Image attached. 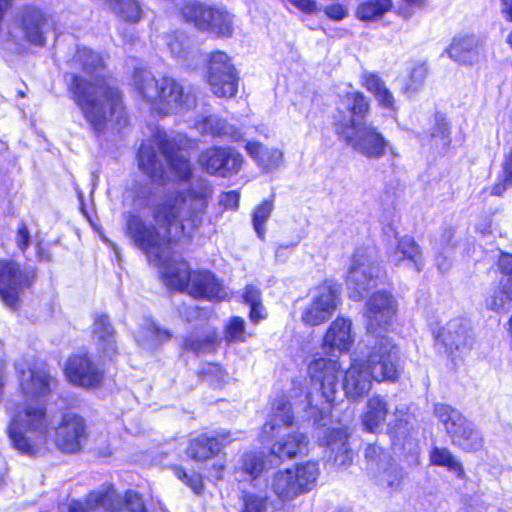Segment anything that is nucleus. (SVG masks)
<instances>
[{
	"label": "nucleus",
	"mask_w": 512,
	"mask_h": 512,
	"mask_svg": "<svg viewBox=\"0 0 512 512\" xmlns=\"http://www.w3.org/2000/svg\"><path fill=\"white\" fill-rule=\"evenodd\" d=\"M138 164L155 181L163 180L167 166L180 184L152 204V222L133 212L125 214L126 234L149 262L160 268L169 288L188 290L192 273L187 262L170 259V244L190 237L201 226L213 195L212 186L203 178L190 181L187 151L176 148L164 132H157L152 141L142 144Z\"/></svg>",
	"instance_id": "obj_1"
},
{
	"label": "nucleus",
	"mask_w": 512,
	"mask_h": 512,
	"mask_svg": "<svg viewBox=\"0 0 512 512\" xmlns=\"http://www.w3.org/2000/svg\"><path fill=\"white\" fill-rule=\"evenodd\" d=\"M70 91L94 131H103L112 121L125 122L120 92L100 74H96L93 81L74 76Z\"/></svg>",
	"instance_id": "obj_2"
},
{
	"label": "nucleus",
	"mask_w": 512,
	"mask_h": 512,
	"mask_svg": "<svg viewBox=\"0 0 512 512\" xmlns=\"http://www.w3.org/2000/svg\"><path fill=\"white\" fill-rule=\"evenodd\" d=\"M6 409L9 416L7 435L13 448L25 455L36 454L39 445L27 433L36 434L41 443L46 441L51 425L46 408L41 404L25 401L10 402Z\"/></svg>",
	"instance_id": "obj_3"
},
{
	"label": "nucleus",
	"mask_w": 512,
	"mask_h": 512,
	"mask_svg": "<svg viewBox=\"0 0 512 512\" xmlns=\"http://www.w3.org/2000/svg\"><path fill=\"white\" fill-rule=\"evenodd\" d=\"M133 81L142 99L160 114L183 113L196 105V96L174 78L157 80L148 70H136Z\"/></svg>",
	"instance_id": "obj_4"
},
{
	"label": "nucleus",
	"mask_w": 512,
	"mask_h": 512,
	"mask_svg": "<svg viewBox=\"0 0 512 512\" xmlns=\"http://www.w3.org/2000/svg\"><path fill=\"white\" fill-rule=\"evenodd\" d=\"M334 129L341 141L368 159H380L388 152L393 157H398L395 148L383 134L364 121L351 120L348 124L344 118L334 123Z\"/></svg>",
	"instance_id": "obj_5"
},
{
	"label": "nucleus",
	"mask_w": 512,
	"mask_h": 512,
	"mask_svg": "<svg viewBox=\"0 0 512 512\" xmlns=\"http://www.w3.org/2000/svg\"><path fill=\"white\" fill-rule=\"evenodd\" d=\"M312 389L307 395L311 416L317 420L316 412L322 417L328 413L335 401L339 386L340 365L337 361L318 358L308 366Z\"/></svg>",
	"instance_id": "obj_6"
},
{
	"label": "nucleus",
	"mask_w": 512,
	"mask_h": 512,
	"mask_svg": "<svg viewBox=\"0 0 512 512\" xmlns=\"http://www.w3.org/2000/svg\"><path fill=\"white\" fill-rule=\"evenodd\" d=\"M385 277V271L371 253L357 250L351 259L346 277L349 297L354 300L362 299L369 290L382 284Z\"/></svg>",
	"instance_id": "obj_7"
},
{
	"label": "nucleus",
	"mask_w": 512,
	"mask_h": 512,
	"mask_svg": "<svg viewBox=\"0 0 512 512\" xmlns=\"http://www.w3.org/2000/svg\"><path fill=\"white\" fill-rule=\"evenodd\" d=\"M318 476V464L307 461L278 471L273 477L271 487L280 499L293 500L309 492L315 486Z\"/></svg>",
	"instance_id": "obj_8"
},
{
	"label": "nucleus",
	"mask_w": 512,
	"mask_h": 512,
	"mask_svg": "<svg viewBox=\"0 0 512 512\" xmlns=\"http://www.w3.org/2000/svg\"><path fill=\"white\" fill-rule=\"evenodd\" d=\"M436 417L444 424L452 443L464 451H478L483 446V438L471 422L460 412L445 404H437L434 408Z\"/></svg>",
	"instance_id": "obj_9"
},
{
	"label": "nucleus",
	"mask_w": 512,
	"mask_h": 512,
	"mask_svg": "<svg viewBox=\"0 0 512 512\" xmlns=\"http://www.w3.org/2000/svg\"><path fill=\"white\" fill-rule=\"evenodd\" d=\"M340 289L337 284L325 281L309 291V301L303 308L301 320L309 326L326 322L336 311Z\"/></svg>",
	"instance_id": "obj_10"
},
{
	"label": "nucleus",
	"mask_w": 512,
	"mask_h": 512,
	"mask_svg": "<svg viewBox=\"0 0 512 512\" xmlns=\"http://www.w3.org/2000/svg\"><path fill=\"white\" fill-rule=\"evenodd\" d=\"M399 351L391 339L377 338L368 355L366 369L374 381H395L399 374Z\"/></svg>",
	"instance_id": "obj_11"
},
{
	"label": "nucleus",
	"mask_w": 512,
	"mask_h": 512,
	"mask_svg": "<svg viewBox=\"0 0 512 512\" xmlns=\"http://www.w3.org/2000/svg\"><path fill=\"white\" fill-rule=\"evenodd\" d=\"M35 278L30 268H21L11 260L0 259V299L7 307L15 309L20 295Z\"/></svg>",
	"instance_id": "obj_12"
},
{
	"label": "nucleus",
	"mask_w": 512,
	"mask_h": 512,
	"mask_svg": "<svg viewBox=\"0 0 512 512\" xmlns=\"http://www.w3.org/2000/svg\"><path fill=\"white\" fill-rule=\"evenodd\" d=\"M182 15L200 30H207L220 36L232 34V19L224 9L187 2L182 7Z\"/></svg>",
	"instance_id": "obj_13"
},
{
	"label": "nucleus",
	"mask_w": 512,
	"mask_h": 512,
	"mask_svg": "<svg viewBox=\"0 0 512 512\" xmlns=\"http://www.w3.org/2000/svg\"><path fill=\"white\" fill-rule=\"evenodd\" d=\"M207 82L218 97H233L238 90L236 70L228 55L222 51L211 53L207 67Z\"/></svg>",
	"instance_id": "obj_14"
},
{
	"label": "nucleus",
	"mask_w": 512,
	"mask_h": 512,
	"mask_svg": "<svg viewBox=\"0 0 512 512\" xmlns=\"http://www.w3.org/2000/svg\"><path fill=\"white\" fill-rule=\"evenodd\" d=\"M397 313V301L392 294L380 291L366 303L367 331L375 334L391 325Z\"/></svg>",
	"instance_id": "obj_15"
},
{
	"label": "nucleus",
	"mask_w": 512,
	"mask_h": 512,
	"mask_svg": "<svg viewBox=\"0 0 512 512\" xmlns=\"http://www.w3.org/2000/svg\"><path fill=\"white\" fill-rule=\"evenodd\" d=\"M53 435V441L59 450L65 453H76L80 451L82 442L86 438L85 421L81 416L67 412L63 414Z\"/></svg>",
	"instance_id": "obj_16"
},
{
	"label": "nucleus",
	"mask_w": 512,
	"mask_h": 512,
	"mask_svg": "<svg viewBox=\"0 0 512 512\" xmlns=\"http://www.w3.org/2000/svg\"><path fill=\"white\" fill-rule=\"evenodd\" d=\"M356 339L352 320L338 316L328 326L323 339L322 350L331 356L348 352Z\"/></svg>",
	"instance_id": "obj_17"
},
{
	"label": "nucleus",
	"mask_w": 512,
	"mask_h": 512,
	"mask_svg": "<svg viewBox=\"0 0 512 512\" xmlns=\"http://www.w3.org/2000/svg\"><path fill=\"white\" fill-rule=\"evenodd\" d=\"M242 163V155L232 148L212 147L202 152L199 157V164L206 172L222 176L237 173Z\"/></svg>",
	"instance_id": "obj_18"
},
{
	"label": "nucleus",
	"mask_w": 512,
	"mask_h": 512,
	"mask_svg": "<svg viewBox=\"0 0 512 512\" xmlns=\"http://www.w3.org/2000/svg\"><path fill=\"white\" fill-rule=\"evenodd\" d=\"M64 372L70 383L85 388L99 385L103 378V371L86 354L71 356L66 362Z\"/></svg>",
	"instance_id": "obj_19"
},
{
	"label": "nucleus",
	"mask_w": 512,
	"mask_h": 512,
	"mask_svg": "<svg viewBox=\"0 0 512 512\" xmlns=\"http://www.w3.org/2000/svg\"><path fill=\"white\" fill-rule=\"evenodd\" d=\"M374 381L371 373L366 369L365 363L353 359L345 372L343 390L350 400H359L369 393Z\"/></svg>",
	"instance_id": "obj_20"
},
{
	"label": "nucleus",
	"mask_w": 512,
	"mask_h": 512,
	"mask_svg": "<svg viewBox=\"0 0 512 512\" xmlns=\"http://www.w3.org/2000/svg\"><path fill=\"white\" fill-rule=\"evenodd\" d=\"M231 441L230 432L221 431L216 436L201 434L190 439L186 454L195 461H206L216 456Z\"/></svg>",
	"instance_id": "obj_21"
},
{
	"label": "nucleus",
	"mask_w": 512,
	"mask_h": 512,
	"mask_svg": "<svg viewBox=\"0 0 512 512\" xmlns=\"http://www.w3.org/2000/svg\"><path fill=\"white\" fill-rule=\"evenodd\" d=\"M347 428L327 429L321 445L326 447L325 454L329 461L337 466H346L352 461V451L348 447Z\"/></svg>",
	"instance_id": "obj_22"
},
{
	"label": "nucleus",
	"mask_w": 512,
	"mask_h": 512,
	"mask_svg": "<svg viewBox=\"0 0 512 512\" xmlns=\"http://www.w3.org/2000/svg\"><path fill=\"white\" fill-rule=\"evenodd\" d=\"M188 292L194 298L208 300H223L227 296L223 285L208 271H196L192 273Z\"/></svg>",
	"instance_id": "obj_23"
},
{
	"label": "nucleus",
	"mask_w": 512,
	"mask_h": 512,
	"mask_svg": "<svg viewBox=\"0 0 512 512\" xmlns=\"http://www.w3.org/2000/svg\"><path fill=\"white\" fill-rule=\"evenodd\" d=\"M389 259L394 266H405L418 273L424 268L420 246L409 236L401 237L398 240L395 249L389 255Z\"/></svg>",
	"instance_id": "obj_24"
},
{
	"label": "nucleus",
	"mask_w": 512,
	"mask_h": 512,
	"mask_svg": "<svg viewBox=\"0 0 512 512\" xmlns=\"http://www.w3.org/2000/svg\"><path fill=\"white\" fill-rule=\"evenodd\" d=\"M436 338L451 352L467 348L472 343L469 325L460 318L447 322L437 332Z\"/></svg>",
	"instance_id": "obj_25"
},
{
	"label": "nucleus",
	"mask_w": 512,
	"mask_h": 512,
	"mask_svg": "<svg viewBox=\"0 0 512 512\" xmlns=\"http://www.w3.org/2000/svg\"><path fill=\"white\" fill-rule=\"evenodd\" d=\"M447 53L460 64L473 65L480 59L481 42L473 35L458 36L453 39Z\"/></svg>",
	"instance_id": "obj_26"
},
{
	"label": "nucleus",
	"mask_w": 512,
	"mask_h": 512,
	"mask_svg": "<svg viewBox=\"0 0 512 512\" xmlns=\"http://www.w3.org/2000/svg\"><path fill=\"white\" fill-rule=\"evenodd\" d=\"M389 412L390 406L386 397L380 395L370 397L361 415L364 430L370 433L381 431Z\"/></svg>",
	"instance_id": "obj_27"
},
{
	"label": "nucleus",
	"mask_w": 512,
	"mask_h": 512,
	"mask_svg": "<svg viewBox=\"0 0 512 512\" xmlns=\"http://www.w3.org/2000/svg\"><path fill=\"white\" fill-rule=\"evenodd\" d=\"M53 378L44 369H29L20 373V387L28 397L45 396L51 391Z\"/></svg>",
	"instance_id": "obj_28"
},
{
	"label": "nucleus",
	"mask_w": 512,
	"mask_h": 512,
	"mask_svg": "<svg viewBox=\"0 0 512 512\" xmlns=\"http://www.w3.org/2000/svg\"><path fill=\"white\" fill-rule=\"evenodd\" d=\"M172 334L151 320H146L136 331L135 340L144 350L155 351L163 343L168 342Z\"/></svg>",
	"instance_id": "obj_29"
},
{
	"label": "nucleus",
	"mask_w": 512,
	"mask_h": 512,
	"mask_svg": "<svg viewBox=\"0 0 512 512\" xmlns=\"http://www.w3.org/2000/svg\"><path fill=\"white\" fill-rule=\"evenodd\" d=\"M340 107H338V116L334 123L346 118L348 124L351 120L363 121V118L369 111V103L366 97L360 92H349L341 98Z\"/></svg>",
	"instance_id": "obj_30"
},
{
	"label": "nucleus",
	"mask_w": 512,
	"mask_h": 512,
	"mask_svg": "<svg viewBox=\"0 0 512 512\" xmlns=\"http://www.w3.org/2000/svg\"><path fill=\"white\" fill-rule=\"evenodd\" d=\"M365 458L370 463V469L382 470L380 482L393 486L397 480V467L390 462L388 455L377 445H368L365 449Z\"/></svg>",
	"instance_id": "obj_31"
},
{
	"label": "nucleus",
	"mask_w": 512,
	"mask_h": 512,
	"mask_svg": "<svg viewBox=\"0 0 512 512\" xmlns=\"http://www.w3.org/2000/svg\"><path fill=\"white\" fill-rule=\"evenodd\" d=\"M245 149L263 171L277 169L283 162V152L278 148H269L260 142L250 141Z\"/></svg>",
	"instance_id": "obj_32"
},
{
	"label": "nucleus",
	"mask_w": 512,
	"mask_h": 512,
	"mask_svg": "<svg viewBox=\"0 0 512 512\" xmlns=\"http://www.w3.org/2000/svg\"><path fill=\"white\" fill-rule=\"evenodd\" d=\"M308 438L305 434L295 431L284 435L272 446V453L279 458H293L307 451Z\"/></svg>",
	"instance_id": "obj_33"
},
{
	"label": "nucleus",
	"mask_w": 512,
	"mask_h": 512,
	"mask_svg": "<svg viewBox=\"0 0 512 512\" xmlns=\"http://www.w3.org/2000/svg\"><path fill=\"white\" fill-rule=\"evenodd\" d=\"M23 31L27 40L34 45H43L45 42L44 26L46 19L42 12L36 8H28L22 18Z\"/></svg>",
	"instance_id": "obj_34"
},
{
	"label": "nucleus",
	"mask_w": 512,
	"mask_h": 512,
	"mask_svg": "<svg viewBox=\"0 0 512 512\" xmlns=\"http://www.w3.org/2000/svg\"><path fill=\"white\" fill-rule=\"evenodd\" d=\"M293 412L291 404L284 398L277 400L268 416L267 422L264 424L263 432L267 435L274 433L282 426H288L293 422Z\"/></svg>",
	"instance_id": "obj_35"
},
{
	"label": "nucleus",
	"mask_w": 512,
	"mask_h": 512,
	"mask_svg": "<svg viewBox=\"0 0 512 512\" xmlns=\"http://www.w3.org/2000/svg\"><path fill=\"white\" fill-rule=\"evenodd\" d=\"M512 302V279H501L499 283L491 288L485 298V305L488 309L496 312L505 310Z\"/></svg>",
	"instance_id": "obj_36"
},
{
	"label": "nucleus",
	"mask_w": 512,
	"mask_h": 512,
	"mask_svg": "<svg viewBox=\"0 0 512 512\" xmlns=\"http://www.w3.org/2000/svg\"><path fill=\"white\" fill-rule=\"evenodd\" d=\"M195 128L202 134L212 136H230L233 139L238 138V133L233 126L218 116L211 115L195 123Z\"/></svg>",
	"instance_id": "obj_37"
},
{
	"label": "nucleus",
	"mask_w": 512,
	"mask_h": 512,
	"mask_svg": "<svg viewBox=\"0 0 512 512\" xmlns=\"http://www.w3.org/2000/svg\"><path fill=\"white\" fill-rule=\"evenodd\" d=\"M217 342V333L213 329H208L202 334L192 333L185 338L183 347L195 354L210 353L215 349Z\"/></svg>",
	"instance_id": "obj_38"
},
{
	"label": "nucleus",
	"mask_w": 512,
	"mask_h": 512,
	"mask_svg": "<svg viewBox=\"0 0 512 512\" xmlns=\"http://www.w3.org/2000/svg\"><path fill=\"white\" fill-rule=\"evenodd\" d=\"M429 458L432 465L445 467L450 472L454 473L457 477H464V469L462 464L447 448H432L429 454Z\"/></svg>",
	"instance_id": "obj_39"
},
{
	"label": "nucleus",
	"mask_w": 512,
	"mask_h": 512,
	"mask_svg": "<svg viewBox=\"0 0 512 512\" xmlns=\"http://www.w3.org/2000/svg\"><path fill=\"white\" fill-rule=\"evenodd\" d=\"M392 8V0H366L358 6L356 16L363 21H374Z\"/></svg>",
	"instance_id": "obj_40"
},
{
	"label": "nucleus",
	"mask_w": 512,
	"mask_h": 512,
	"mask_svg": "<svg viewBox=\"0 0 512 512\" xmlns=\"http://www.w3.org/2000/svg\"><path fill=\"white\" fill-rule=\"evenodd\" d=\"M167 46L171 54L187 66H191L197 57V52L191 49L188 38L183 34L169 36Z\"/></svg>",
	"instance_id": "obj_41"
},
{
	"label": "nucleus",
	"mask_w": 512,
	"mask_h": 512,
	"mask_svg": "<svg viewBox=\"0 0 512 512\" xmlns=\"http://www.w3.org/2000/svg\"><path fill=\"white\" fill-rule=\"evenodd\" d=\"M93 332L101 342L105 353H113L115 351L114 333L107 316H99L93 324Z\"/></svg>",
	"instance_id": "obj_42"
},
{
	"label": "nucleus",
	"mask_w": 512,
	"mask_h": 512,
	"mask_svg": "<svg viewBox=\"0 0 512 512\" xmlns=\"http://www.w3.org/2000/svg\"><path fill=\"white\" fill-rule=\"evenodd\" d=\"M114 12L128 22H137L141 18V8L137 0H110Z\"/></svg>",
	"instance_id": "obj_43"
},
{
	"label": "nucleus",
	"mask_w": 512,
	"mask_h": 512,
	"mask_svg": "<svg viewBox=\"0 0 512 512\" xmlns=\"http://www.w3.org/2000/svg\"><path fill=\"white\" fill-rule=\"evenodd\" d=\"M273 208L274 205L272 200H264L254 209L252 215V224L257 236L260 239H264L265 237V224L270 218Z\"/></svg>",
	"instance_id": "obj_44"
},
{
	"label": "nucleus",
	"mask_w": 512,
	"mask_h": 512,
	"mask_svg": "<svg viewBox=\"0 0 512 512\" xmlns=\"http://www.w3.org/2000/svg\"><path fill=\"white\" fill-rule=\"evenodd\" d=\"M76 60L82 64L83 70L86 71L87 74L91 71H97L102 66L101 57L87 48L78 50Z\"/></svg>",
	"instance_id": "obj_45"
},
{
	"label": "nucleus",
	"mask_w": 512,
	"mask_h": 512,
	"mask_svg": "<svg viewBox=\"0 0 512 512\" xmlns=\"http://www.w3.org/2000/svg\"><path fill=\"white\" fill-rule=\"evenodd\" d=\"M289 11H298L305 15H317L321 12V6L316 0H285Z\"/></svg>",
	"instance_id": "obj_46"
},
{
	"label": "nucleus",
	"mask_w": 512,
	"mask_h": 512,
	"mask_svg": "<svg viewBox=\"0 0 512 512\" xmlns=\"http://www.w3.org/2000/svg\"><path fill=\"white\" fill-rule=\"evenodd\" d=\"M225 339L229 342L246 340L245 322L242 318L234 317L229 321L225 330Z\"/></svg>",
	"instance_id": "obj_47"
},
{
	"label": "nucleus",
	"mask_w": 512,
	"mask_h": 512,
	"mask_svg": "<svg viewBox=\"0 0 512 512\" xmlns=\"http://www.w3.org/2000/svg\"><path fill=\"white\" fill-rule=\"evenodd\" d=\"M242 469L252 478H256L264 469L263 456L256 453L245 454Z\"/></svg>",
	"instance_id": "obj_48"
},
{
	"label": "nucleus",
	"mask_w": 512,
	"mask_h": 512,
	"mask_svg": "<svg viewBox=\"0 0 512 512\" xmlns=\"http://www.w3.org/2000/svg\"><path fill=\"white\" fill-rule=\"evenodd\" d=\"M394 427L393 428H404L410 426L413 428L415 422L414 415L410 412V408L406 404H399L395 406L393 411Z\"/></svg>",
	"instance_id": "obj_49"
},
{
	"label": "nucleus",
	"mask_w": 512,
	"mask_h": 512,
	"mask_svg": "<svg viewBox=\"0 0 512 512\" xmlns=\"http://www.w3.org/2000/svg\"><path fill=\"white\" fill-rule=\"evenodd\" d=\"M427 0H401L395 6L397 15L404 19H410L417 10L426 6Z\"/></svg>",
	"instance_id": "obj_50"
},
{
	"label": "nucleus",
	"mask_w": 512,
	"mask_h": 512,
	"mask_svg": "<svg viewBox=\"0 0 512 512\" xmlns=\"http://www.w3.org/2000/svg\"><path fill=\"white\" fill-rule=\"evenodd\" d=\"M174 471L177 478L184 482L188 487H190L193 492L198 494L202 491L203 481L200 474L194 472L188 474L184 469L180 467H176Z\"/></svg>",
	"instance_id": "obj_51"
},
{
	"label": "nucleus",
	"mask_w": 512,
	"mask_h": 512,
	"mask_svg": "<svg viewBox=\"0 0 512 512\" xmlns=\"http://www.w3.org/2000/svg\"><path fill=\"white\" fill-rule=\"evenodd\" d=\"M242 512H267L266 499L261 496L247 495L244 498Z\"/></svg>",
	"instance_id": "obj_52"
},
{
	"label": "nucleus",
	"mask_w": 512,
	"mask_h": 512,
	"mask_svg": "<svg viewBox=\"0 0 512 512\" xmlns=\"http://www.w3.org/2000/svg\"><path fill=\"white\" fill-rule=\"evenodd\" d=\"M361 83L373 96L386 87L384 81L372 73L363 74Z\"/></svg>",
	"instance_id": "obj_53"
},
{
	"label": "nucleus",
	"mask_w": 512,
	"mask_h": 512,
	"mask_svg": "<svg viewBox=\"0 0 512 512\" xmlns=\"http://www.w3.org/2000/svg\"><path fill=\"white\" fill-rule=\"evenodd\" d=\"M15 243L19 250L25 252L31 244V234L24 223H20L15 233Z\"/></svg>",
	"instance_id": "obj_54"
},
{
	"label": "nucleus",
	"mask_w": 512,
	"mask_h": 512,
	"mask_svg": "<svg viewBox=\"0 0 512 512\" xmlns=\"http://www.w3.org/2000/svg\"><path fill=\"white\" fill-rule=\"evenodd\" d=\"M434 247L436 256V265L440 272L445 273L451 267L450 253L442 251V243H437Z\"/></svg>",
	"instance_id": "obj_55"
},
{
	"label": "nucleus",
	"mask_w": 512,
	"mask_h": 512,
	"mask_svg": "<svg viewBox=\"0 0 512 512\" xmlns=\"http://www.w3.org/2000/svg\"><path fill=\"white\" fill-rule=\"evenodd\" d=\"M427 74V69L425 66L420 65L415 67L410 76V84L406 87L408 91H416L421 84L423 83Z\"/></svg>",
	"instance_id": "obj_56"
},
{
	"label": "nucleus",
	"mask_w": 512,
	"mask_h": 512,
	"mask_svg": "<svg viewBox=\"0 0 512 512\" xmlns=\"http://www.w3.org/2000/svg\"><path fill=\"white\" fill-rule=\"evenodd\" d=\"M378 105L384 109L394 110L395 109V98L391 91L385 87L376 95H374Z\"/></svg>",
	"instance_id": "obj_57"
},
{
	"label": "nucleus",
	"mask_w": 512,
	"mask_h": 512,
	"mask_svg": "<svg viewBox=\"0 0 512 512\" xmlns=\"http://www.w3.org/2000/svg\"><path fill=\"white\" fill-rule=\"evenodd\" d=\"M328 18L334 21L343 20L348 15V9L339 3H334L324 9Z\"/></svg>",
	"instance_id": "obj_58"
},
{
	"label": "nucleus",
	"mask_w": 512,
	"mask_h": 512,
	"mask_svg": "<svg viewBox=\"0 0 512 512\" xmlns=\"http://www.w3.org/2000/svg\"><path fill=\"white\" fill-rule=\"evenodd\" d=\"M126 505L130 512H145L141 497L132 491L126 493Z\"/></svg>",
	"instance_id": "obj_59"
},
{
	"label": "nucleus",
	"mask_w": 512,
	"mask_h": 512,
	"mask_svg": "<svg viewBox=\"0 0 512 512\" xmlns=\"http://www.w3.org/2000/svg\"><path fill=\"white\" fill-rule=\"evenodd\" d=\"M261 293L260 290L252 285H248L245 288V292L243 294L244 302L248 305H254L261 303Z\"/></svg>",
	"instance_id": "obj_60"
},
{
	"label": "nucleus",
	"mask_w": 512,
	"mask_h": 512,
	"mask_svg": "<svg viewBox=\"0 0 512 512\" xmlns=\"http://www.w3.org/2000/svg\"><path fill=\"white\" fill-rule=\"evenodd\" d=\"M453 231L451 229L446 230L440 235L434 242V246L437 243H442V251L451 253L453 245Z\"/></svg>",
	"instance_id": "obj_61"
},
{
	"label": "nucleus",
	"mask_w": 512,
	"mask_h": 512,
	"mask_svg": "<svg viewBox=\"0 0 512 512\" xmlns=\"http://www.w3.org/2000/svg\"><path fill=\"white\" fill-rule=\"evenodd\" d=\"M239 194L236 191H228L221 196V204L226 209H236L239 204Z\"/></svg>",
	"instance_id": "obj_62"
},
{
	"label": "nucleus",
	"mask_w": 512,
	"mask_h": 512,
	"mask_svg": "<svg viewBox=\"0 0 512 512\" xmlns=\"http://www.w3.org/2000/svg\"><path fill=\"white\" fill-rule=\"evenodd\" d=\"M60 512H86L85 506L76 500H71L59 505Z\"/></svg>",
	"instance_id": "obj_63"
},
{
	"label": "nucleus",
	"mask_w": 512,
	"mask_h": 512,
	"mask_svg": "<svg viewBox=\"0 0 512 512\" xmlns=\"http://www.w3.org/2000/svg\"><path fill=\"white\" fill-rule=\"evenodd\" d=\"M500 270L509 276H512V254L503 253L499 258Z\"/></svg>",
	"instance_id": "obj_64"
}]
</instances>
